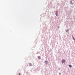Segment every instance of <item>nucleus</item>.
Returning a JSON list of instances; mask_svg holds the SVG:
<instances>
[{
    "label": "nucleus",
    "mask_w": 75,
    "mask_h": 75,
    "mask_svg": "<svg viewBox=\"0 0 75 75\" xmlns=\"http://www.w3.org/2000/svg\"><path fill=\"white\" fill-rule=\"evenodd\" d=\"M65 60L64 59H63V60H62V63H64V62H65Z\"/></svg>",
    "instance_id": "nucleus-1"
},
{
    "label": "nucleus",
    "mask_w": 75,
    "mask_h": 75,
    "mask_svg": "<svg viewBox=\"0 0 75 75\" xmlns=\"http://www.w3.org/2000/svg\"><path fill=\"white\" fill-rule=\"evenodd\" d=\"M56 16H57V15H58V11H56Z\"/></svg>",
    "instance_id": "nucleus-2"
},
{
    "label": "nucleus",
    "mask_w": 75,
    "mask_h": 75,
    "mask_svg": "<svg viewBox=\"0 0 75 75\" xmlns=\"http://www.w3.org/2000/svg\"><path fill=\"white\" fill-rule=\"evenodd\" d=\"M29 66H32V64H31L30 63L29 64Z\"/></svg>",
    "instance_id": "nucleus-3"
},
{
    "label": "nucleus",
    "mask_w": 75,
    "mask_h": 75,
    "mask_svg": "<svg viewBox=\"0 0 75 75\" xmlns=\"http://www.w3.org/2000/svg\"><path fill=\"white\" fill-rule=\"evenodd\" d=\"M69 67H70V68H71L72 67V66L71 65H69Z\"/></svg>",
    "instance_id": "nucleus-4"
},
{
    "label": "nucleus",
    "mask_w": 75,
    "mask_h": 75,
    "mask_svg": "<svg viewBox=\"0 0 75 75\" xmlns=\"http://www.w3.org/2000/svg\"><path fill=\"white\" fill-rule=\"evenodd\" d=\"M47 61H45V64H47Z\"/></svg>",
    "instance_id": "nucleus-5"
},
{
    "label": "nucleus",
    "mask_w": 75,
    "mask_h": 75,
    "mask_svg": "<svg viewBox=\"0 0 75 75\" xmlns=\"http://www.w3.org/2000/svg\"><path fill=\"white\" fill-rule=\"evenodd\" d=\"M38 58H40V56L38 57Z\"/></svg>",
    "instance_id": "nucleus-6"
},
{
    "label": "nucleus",
    "mask_w": 75,
    "mask_h": 75,
    "mask_svg": "<svg viewBox=\"0 0 75 75\" xmlns=\"http://www.w3.org/2000/svg\"><path fill=\"white\" fill-rule=\"evenodd\" d=\"M19 75H21V74L20 73H19Z\"/></svg>",
    "instance_id": "nucleus-7"
}]
</instances>
